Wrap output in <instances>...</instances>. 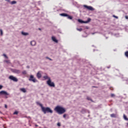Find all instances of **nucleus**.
Listing matches in <instances>:
<instances>
[{
  "label": "nucleus",
  "mask_w": 128,
  "mask_h": 128,
  "mask_svg": "<svg viewBox=\"0 0 128 128\" xmlns=\"http://www.w3.org/2000/svg\"><path fill=\"white\" fill-rule=\"evenodd\" d=\"M36 104L38 106H40L41 108L42 111V112H44V114H46L47 112H49L50 114H52L54 112L52 110V109H50V107H44L42 104H40L38 102H36Z\"/></svg>",
  "instance_id": "f257e3e1"
},
{
  "label": "nucleus",
  "mask_w": 128,
  "mask_h": 128,
  "mask_svg": "<svg viewBox=\"0 0 128 128\" xmlns=\"http://www.w3.org/2000/svg\"><path fill=\"white\" fill-rule=\"evenodd\" d=\"M54 110L57 112L58 114H64V112H66V108L60 106H56L54 108Z\"/></svg>",
  "instance_id": "f03ea898"
},
{
  "label": "nucleus",
  "mask_w": 128,
  "mask_h": 128,
  "mask_svg": "<svg viewBox=\"0 0 128 128\" xmlns=\"http://www.w3.org/2000/svg\"><path fill=\"white\" fill-rule=\"evenodd\" d=\"M4 96V98H8V96H10V94H8L6 91L2 90L0 91V96Z\"/></svg>",
  "instance_id": "7ed1b4c3"
},
{
  "label": "nucleus",
  "mask_w": 128,
  "mask_h": 128,
  "mask_svg": "<svg viewBox=\"0 0 128 128\" xmlns=\"http://www.w3.org/2000/svg\"><path fill=\"white\" fill-rule=\"evenodd\" d=\"M47 84H48V86L51 88H54V86H56L54 83L52 82V80H50V78H49V80L47 81Z\"/></svg>",
  "instance_id": "20e7f679"
},
{
  "label": "nucleus",
  "mask_w": 128,
  "mask_h": 128,
  "mask_svg": "<svg viewBox=\"0 0 128 128\" xmlns=\"http://www.w3.org/2000/svg\"><path fill=\"white\" fill-rule=\"evenodd\" d=\"M90 20H92L90 18H88L86 21H84L80 19L78 20V22L80 24H88V22H90Z\"/></svg>",
  "instance_id": "39448f33"
},
{
  "label": "nucleus",
  "mask_w": 128,
  "mask_h": 128,
  "mask_svg": "<svg viewBox=\"0 0 128 128\" xmlns=\"http://www.w3.org/2000/svg\"><path fill=\"white\" fill-rule=\"evenodd\" d=\"M28 80L30 82H38V80L34 78V75H30Z\"/></svg>",
  "instance_id": "423d86ee"
},
{
  "label": "nucleus",
  "mask_w": 128,
  "mask_h": 128,
  "mask_svg": "<svg viewBox=\"0 0 128 128\" xmlns=\"http://www.w3.org/2000/svg\"><path fill=\"white\" fill-rule=\"evenodd\" d=\"M60 16H66L68 18V20H72V16H70V15L66 13L60 14Z\"/></svg>",
  "instance_id": "0eeeda50"
},
{
  "label": "nucleus",
  "mask_w": 128,
  "mask_h": 128,
  "mask_svg": "<svg viewBox=\"0 0 128 128\" xmlns=\"http://www.w3.org/2000/svg\"><path fill=\"white\" fill-rule=\"evenodd\" d=\"M10 80H13V82H18V80L14 76H9Z\"/></svg>",
  "instance_id": "6e6552de"
},
{
  "label": "nucleus",
  "mask_w": 128,
  "mask_h": 128,
  "mask_svg": "<svg viewBox=\"0 0 128 128\" xmlns=\"http://www.w3.org/2000/svg\"><path fill=\"white\" fill-rule=\"evenodd\" d=\"M11 71L12 72H14V74H20V70L12 69Z\"/></svg>",
  "instance_id": "1a4fd4ad"
},
{
  "label": "nucleus",
  "mask_w": 128,
  "mask_h": 128,
  "mask_svg": "<svg viewBox=\"0 0 128 128\" xmlns=\"http://www.w3.org/2000/svg\"><path fill=\"white\" fill-rule=\"evenodd\" d=\"M84 8H85L88 10H94V9L93 8L92 6H88L86 5H84Z\"/></svg>",
  "instance_id": "9d476101"
},
{
  "label": "nucleus",
  "mask_w": 128,
  "mask_h": 128,
  "mask_svg": "<svg viewBox=\"0 0 128 128\" xmlns=\"http://www.w3.org/2000/svg\"><path fill=\"white\" fill-rule=\"evenodd\" d=\"M36 76L40 80L42 78V71H38L36 74Z\"/></svg>",
  "instance_id": "9b49d317"
},
{
  "label": "nucleus",
  "mask_w": 128,
  "mask_h": 128,
  "mask_svg": "<svg viewBox=\"0 0 128 128\" xmlns=\"http://www.w3.org/2000/svg\"><path fill=\"white\" fill-rule=\"evenodd\" d=\"M52 40H53L54 42H56V44H58V40H56V37L52 36Z\"/></svg>",
  "instance_id": "f8f14e48"
},
{
  "label": "nucleus",
  "mask_w": 128,
  "mask_h": 128,
  "mask_svg": "<svg viewBox=\"0 0 128 128\" xmlns=\"http://www.w3.org/2000/svg\"><path fill=\"white\" fill-rule=\"evenodd\" d=\"M80 112L82 114H86V109L84 108H82Z\"/></svg>",
  "instance_id": "ddd939ff"
},
{
  "label": "nucleus",
  "mask_w": 128,
  "mask_h": 128,
  "mask_svg": "<svg viewBox=\"0 0 128 128\" xmlns=\"http://www.w3.org/2000/svg\"><path fill=\"white\" fill-rule=\"evenodd\" d=\"M36 41L33 40V41H31L30 42V44L31 46H36Z\"/></svg>",
  "instance_id": "4468645a"
},
{
  "label": "nucleus",
  "mask_w": 128,
  "mask_h": 128,
  "mask_svg": "<svg viewBox=\"0 0 128 128\" xmlns=\"http://www.w3.org/2000/svg\"><path fill=\"white\" fill-rule=\"evenodd\" d=\"M63 118H69L68 114H64Z\"/></svg>",
  "instance_id": "2eb2a0df"
},
{
  "label": "nucleus",
  "mask_w": 128,
  "mask_h": 128,
  "mask_svg": "<svg viewBox=\"0 0 128 128\" xmlns=\"http://www.w3.org/2000/svg\"><path fill=\"white\" fill-rule=\"evenodd\" d=\"M20 92H26V90L24 88H20Z\"/></svg>",
  "instance_id": "dca6fc26"
},
{
  "label": "nucleus",
  "mask_w": 128,
  "mask_h": 128,
  "mask_svg": "<svg viewBox=\"0 0 128 128\" xmlns=\"http://www.w3.org/2000/svg\"><path fill=\"white\" fill-rule=\"evenodd\" d=\"M43 78H44V80H50V78L48 77V76H43Z\"/></svg>",
  "instance_id": "f3484780"
},
{
  "label": "nucleus",
  "mask_w": 128,
  "mask_h": 128,
  "mask_svg": "<svg viewBox=\"0 0 128 128\" xmlns=\"http://www.w3.org/2000/svg\"><path fill=\"white\" fill-rule=\"evenodd\" d=\"M111 118H116V114H110Z\"/></svg>",
  "instance_id": "a211bd4d"
},
{
  "label": "nucleus",
  "mask_w": 128,
  "mask_h": 128,
  "mask_svg": "<svg viewBox=\"0 0 128 128\" xmlns=\"http://www.w3.org/2000/svg\"><path fill=\"white\" fill-rule=\"evenodd\" d=\"M22 34L23 36H28V33L22 32Z\"/></svg>",
  "instance_id": "6ab92c4d"
},
{
  "label": "nucleus",
  "mask_w": 128,
  "mask_h": 128,
  "mask_svg": "<svg viewBox=\"0 0 128 128\" xmlns=\"http://www.w3.org/2000/svg\"><path fill=\"white\" fill-rule=\"evenodd\" d=\"M124 118L125 120H128V117H126V114H124Z\"/></svg>",
  "instance_id": "aec40b11"
},
{
  "label": "nucleus",
  "mask_w": 128,
  "mask_h": 128,
  "mask_svg": "<svg viewBox=\"0 0 128 128\" xmlns=\"http://www.w3.org/2000/svg\"><path fill=\"white\" fill-rule=\"evenodd\" d=\"M10 4H16V1H14V0L12 1L11 2Z\"/></svg>",
  "instance_id": "412c9836"
},
{
  "label": "nucleus",
  "mask_w": 128,
  "mask_h": 128,
  "mask_svg": "<svg viewBox=\"0 0 128 128\" xmlns=\"http://www.w3.org/2000/svg\"><path fill=\"white\" fill-rule=\"evenodd\" d=\"M124 54L125 56L128 58V51L126 52Z\"/></svg>",
  "instance_id": "4be33fe9"
},
{
  "label": "nucleus",
  "mask_w": 128,
  "mask_h": 128,
  "mask_svg": "<svg viewBox=\"0 0 128 128\" xmlns=\"http://www.w3.org/2000/svg\"><path fill=\"white\" fill-rule=\"evenodd\" d=\"M86 98L88 100H90L91 102H92V98H90V97L87 96Z\"/></svg>",
  "instance_id": "5701e85b"
},
{
  "label": "nucleus",
  "mask_w": 128,
  "mask_h": 128,
  "mask_svg": "<svg viewBox=\"0 0 128 128\" xmlns=\"http://www.w3.org/2000/svg\"><path fill=\"white\" fill-rule=\"evenodd\" d=\"M5 62H6V64H10V60H5Z\"/></svg>",
  "instance_id": "b1692460"
},
{
  "label": "nucleus",
  "mask_w": 128,
  "mask_h": 128,
  "mask_svg": "<svg viewBox=\"0 0 128 128\" xmlns=\"http://www.w3.org/2000/svg\"><path fill=\"white\" fill-rule=\"evenodd\" d=\"M0 36H2V35L4 34V33L2 32V30L0 29Z\"/></svg>",
  "instance_id": "393cba45"
},
{
  "label": "nucleus",
  "mask_w": 128,
  "mask_h": 128,
  "mask_svg": "<svg viewBox=\"0 0 128 128\" xmlns=\"http://www.w3.org/2000/svg\"><path fill=\"white\" fill-rule=\"evenodd\" d=\"M76 30H78V32H82V28H76Z\"/></svg>",
  "instance_id": "a878e982"
},
{
  "label": "nucleus",
  "mask_w": 128,
  "mask_h": 128,
  "mask_svg": "<svg viewBox=\"0 0 128 128\" xmlns=\"http://www.w3.org/2000/svg\"><path fill=\"white\" fill-rule=\"evenodd\" d=\"M22 74H26V71L24 70L23 72H22Z\"/></svg>",
  "instance_id": "bb28decb"
},
{
  "label": "nucleus",
  "mask_w": 128,
  "mask_h": 128,
  "mask_svg": "<svg viewBox=\"0 0 128 128\" xmlns=\"http://www.w3.org/2000/svg\"><path fill=\"white\" fill-rule=\"evenodd\" d=\"M14 114H18V111H15V112H14Z\"/></svg>",
  "instance_id": "cd10ccee"
},
{
  "label": "nucleus",
  "mask_w": 128,
  "mask_h": 128,
  "mask_svg": "<svg viewBox=\"0 0 128 128\" xmlns=\"http://www.w3.org/2000/svg\"><path fill=\"white\" fill-rule=\"evenodd\" d=\"M3 56H4V58H8V56H6V54H3Z\"/></svg>",
  "instance_id": "c85d7f7f"
},
{
  "label": "nucleus",
  "mask_w": 128,
  "mask_h": 128,
  "mask_svg": "<svg viewBox=\"0 0 128 128\" xmlns=\"http://www.w3.org/2000/svg\"><path fill=\"white\" fill-rule=\"evenodd\" d=\"M46 58H47V60H52V59L46 56Z\"/></svg>",
  "instance_id": "c756f323"
},
{
  "label": "nucleus",
  "mask_w": 128,
  "mask_h": 128,
  "mask_svg": "<svg viewBox=\"0 0 128 128\" xmlns=\"http://www.w3.org/2000/svg\"><path fill=\"white\" fill-rule=\"evenodd\" d=\"M113 18H118V16H116L115 15L112 16Z\"/></svg>",
  "instance_id": "7c9ffc66"
},
{
  "label": "nucleus",
  "mask_w": 128,
  "mask_h": 128,
  "mask_svg": "<svg viewBox=\"0 0 128 128\" xmlns=\"http://www.w3.org/2000/svg\"><path fill=\"white\" fill-rule=\"evenodd\" d=\"M114 96H115L114 94H111L112 98H114Z\"/></svg>",
  "instance_id": "2f4dec72"
},
{
  "label": "nucleus",
  "mask_w": 128,
  "mask_h": 128,
  "mask_svg": "<svg viewBox=\"0 0 128 128\" xmlns=\"http://www.w3.org/2000/svg\"><path fill=\"white\" fill-rule=\"evenodd\" d=\"M57 126H60V122H58V123L57 124Z\"/></svg>",
  "instance_id": "473e14b6"
},
{
  "label": "nucleus",
  "mask_w": 128,
  "mask_h": 128,
  "mask_svg": "<svg viewBox=\"0 0 128 128\" xmlns=\"http://www.w3.org/2000/svg\"><path fill=\"white\" fill-rule=\"evenodd\" d=\"M4 88V86L2 85H0V90H2Z\"/></svg>",
  "instance_id": "72a5a7b5"
},
{
  "label": "nucleus",
  "mask_w": 128,
  "mask_h": 128,
  "mask_svg": "<svg viewBox=\"0 0 128 128\" xmlns=\"http://www.w3.org/2000/svg\"><path fill=\"white\" fill-rule=\"evenodd\" d=\"M107 68H110V65H109L108 66H106Z\"/></svg>",
  "instance_id": "f704fd0d"
},
{
  "label": "nucleus",
  "mask_w": 128,
  "mask_h": 128,
  "mask_svg": "<svg viewBox=\"0 0 128 128\" xmlns=\"http://www.w3.org/2000/svg\"><path fill=\"white\" fill-rule=\"evenodd\" d=\"M4 108H8V105L5 104L4 105Z\"/></svg>",
  "instance_id": "c9c22d12"
},
{
  "label": "nucleus",
  "mask_w": 128,
  "mask_h": 128,
  "mask_svg": "<svg viewBox=\"0 0 128 128\" xmlns=\"http://www.w3.org/2000/svg\"><path fill=\"white\" fill-rule=\"evenodd\" d=\"M125 18H126V20H128V16H125Z\"/></svg>",
  "instance_id": "e433bc0d"
},
{
  "label": "nucleus",
  "mask_w": 128,
  "mask_h": 128,
  "mask_svg": "<svg viewBox=\"0 0 128 128\" xmlns=\"http://www.w3.org/2000/svg\"><path fill=\"white\" fill-rule=\"evenodd\" d=\"M92 88H98V86H92Z\"/></svg>",
  "instance_id": "4c0bfd02"
},
{
  "label": "nucleus",
  "mask_w": 128,
  "mask_h": 128,
  "mask_svg": "<svg viewBox=\"0 0 128 128\" xmlns=\"http://www.w3.org/2000/svg\"><path fill=\"white\" fill-rule=\"evenodd\" d=\"M6 0V2H10V0Z\"/></svg>",
  "instance_id": "58836bf2"
},
{
  "label": "nucleus",
  "mask_w": 128,
  "mask_h": 128,
  "mask_svg": "<svg viewBox=\"0 0 128 128\" xmlns=\"http://www.w3.org/2000/svg\"><path fill=\"white\" fill-rule=\"evenodd\" d=\"M35 126H36V128H38V124H35Z\"/></svg>",
  "instance_id": "ea45409f"
},
{
  "label": "nucleus",
  "mask_w": 128,
  "mask_h": 128,
  "mask_svg": "<svg viewBox=\"0 0 128 128\" xmlns=\"http://www.w3.org/2000/svg\"><path fill=\"white\" fill-rule=\"evenodd\" d=\"M26 68H30V66H26Z\"/></svg>",
  "instance_id": "a19ab883"
},
{
  "label": "nucleus",
  "mask_w": 128,
  "mask_h": 128,
  "mask_svg": "<svg viewBox=\"0 0 128 128\" xmlns=\"http://www.w3.org/2000/svg\"><path fill=\"white\" fill-rule=\"evenodd\" d=\"M126 84H128V81H126Z\"/></svg>",
  "instance_id": "79ce46f5"
},
{
  "label": "nucleus",
  "mask_w": 128,
  "mask_h": 128,
  "mask_svg": "<svg viewBox=\"0 0 128 128\" xmlns=\"http://www.w3.org/2000/svg\"><path fill=\"white\" fill-rule=\"evenodd\" d=\"M30 116H28V118H30Z\"/></svg>",
  "instance_id": "37998d69"
}]
</instances>
